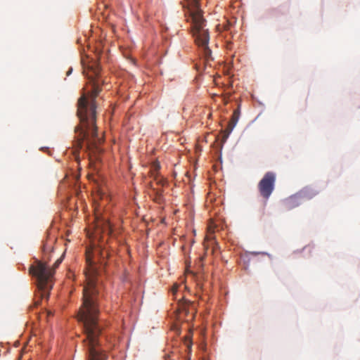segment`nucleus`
Returning <instances> with one entry per match:
<instances>
[{"label": "nucleus", "instance_id": "f257e3e1", "mask_svg": "<svg viewBox=\"0 0 360 360\" xmlns=\"http://www.w3.org/2000/svg\"><path fill=\"white\" fill-rule=\"evenodd\" d=\"M95 253L99 254L102 258L110 255L108 250L103 248L101 245L96 248L94 252L86 250V261L88 267L85 271L86 284L83 288L82 304L79 309L77 318L83 327L85 335L83 343L86 348L89 360H105L106 354L98 348L102 327L98 322V289L96 283V270L92 260V255Z\"/></svg>", "mask_w": 360, "mask_h": 360}, {"label": "nucleus", "instance_id": "f03ea898", "mask_svg": "<svg viewBox=\"0 0 360 360\" xmlns=\"http://www.w3.org/2000/svg\"><path fill=\"white\" fill-rule=\"evenodd\" d=\"M91 89L84 93L77 102V115L79 124L75 129V140L73 141V154L75 158H79V153L84 149L86 153H100V146L103 142V138L98 134L96 120V98L99 94L101 88L98 80L92 76L89 77Z\"/></svg>", "mask_w": 360, "mask_h": 360}, {"label": "nucleus", "instance_id": "7ed1b4c3", "mask_svg": "<svg viewBox=\"0 0 360 360\" xmlns=\"http://www.w3.org/2000/svg\"><path fill=\"white\" fill-rule=\"evenodd\" d=\"M53 240H46L42 246L43 261L37 259L30 267V274L36 278L37 285L39 290L40 297L48 298L49 292L52 288L51 279L55 270L62 262L63 255L58 259L52 268L49 267L46 263L51 259L50 253L52 252Z\"/></svg>", "mask_w": 360, "mask_h": 360}, {"label": "nucleus", "instance_id": "20e7f679", "mask_svg": "<svg viewBox=\"0 0 360 360\" xmlns=\"http://www.w3.org/2000/svg\"><path fill=\"white\" fill-rule=\"evenodd\" d=\"M276 176L273 172H268L265 173L262 179L259 181L257 188L260 195L264 199V206L266 204L267 200L272 194L276 183Z\"/></svg>", "mask_w": 360, "mask_h": 360}, {"label": "nucleus", "instance_id": "39448f33", "mask_svg": "<svg viewBox=\"0 0 360 360\" xmlns=\"http://www.w3.org/2000/svg\"><path fill=\"white\" fill-rule=\"evenodd\" d=\"M96 221L97 232L101 231L103 233H106L108 236L112 233L111 224L108 219H99L98 217L96 215Z\"/></svg>", "mask_w": 360, "mask_h": 360}, {"label": "nucleus", "instance_id": "423d86ee", "mask_svg": "<svg viewBox=\"0 0 360 360\" xmlns=\"http://www.w3.org/2000/svg\"><path fill=\"white\" fill-rule=\"evenodd\" d=\"M302 202V201L297 193L295 195H292L286 198L283 201V206L286 210H290L298 207L300 205H301Z\"/></svg>", "mask_w": 360, "mask_h": 360}, {"label": "nucleus", "instance_id": "0eeeda50", "mask_svg": "<svg viewBox=\"0 0 360 360\" xmlns=\"http://www.w3.org/2000/svg\"><path fill=\"white\" fill-rule=\"evenodd\" d=\"M297 193L300 195L302 201H304L311 200L319 193V191L310 187H305L300 190Z\"/></svg>", "mask_w": 360, "mask_h": 360}, {"label": "nucleus", "instance_id": "6e6552de", "mask_svg": "<svg viewBox=\"0 0 360 360\" xmlns=\"http://www.w3.org/2000/svg\"><path fill=\"white\" fill-rule=\"evenodd\" d=\"M192 303L187 300H179L178 302L177 311L181 318L182 315H184L185 318L190 314V307L192 306Z\"/></svg>", "mask_w": 360, "mask_h": 360}, {"label": "nucleus", "instance_id": "1a4fd4ad", "mask_svg": "<svg viewBox=\"0 0 360 360\" xmlns=\"http://www.w3.org/2000/svg\"><path fill=\"white\" fill-rule=\"evenodd\" d=\"M149 187L151 188L152 192H153L152 195H153V200L158 204H162L164 201V198H163V195H162V193H163L162 188H159V187H155V184L153 182H150L149 184Z\"/></svg>", "mask_w": 360, "mask_h": 360}, {"label": "nucleus", "instance_id": "9d476101", "mask_svg": "<svg viewBox=\"0 0 360 360\" xmlns=\"http://www.w3.org/2000/svg\"><path fill=\"white\" fill-rule=\"evenodd\" d=\"M160 166L159 165L158 163H154L153 165V171L151 172V174L153 177V180L154 181H155V184L157 186H163L165 183V179L158 176V174H156V172L159 170Z\"/></svg>", "mask_w": 360, "mask_h": 360}, {"label": "nucleus", "instance_id": "9b49d317", "mask_svg": "<svg viewBox=\"0 0 360 360\" xmlns=\"http://www.w3.org/2000/svg\"><path fill=\"white\" fill-rule=\"evenodd\" d=\"M239 117H240V110L239 108L238 109H236L234 111H233V113L232 115V117H231V120L229 122L231 123V127H235L236 124H237L238 120H239Z\"/></svg>", "mask_w": 360, "mask_h": 360}, {"label": "nucleus", "instance_id": "f8f14e48", "mask_svg": "<svg viewBox=\"0 0 360 360\" xmlns=\"http://www.w3.org/2000/svg\"><path fill=\"white\" fill-rule=\"evenodd\" d=\"M231 123L229 122L226 129L225 130L226 134L224 136V141H226V139L228 138L229 135L230 134V133L232 131V130L234 128V127L231 128Z\"/></svg>", "mask_w": 360, "mask_h": 360}, {"label": "nucleus", "instance_id": "ddd939ff", "mask_svg": "<svg viewBox=\"0 0 360 360\" xmlns=\"http://www.w3.org/2000/svg\"><path fill=\"white\" fill-rule=\"evenodd\" d=\"M94 72V76H95V77H98V75H99V73H100V70H99V68H98V67H97V68H94V72Z\"/></svg>", "mask_w": 360, "mask_h": 360}, {"label": "nucleus", "instance_id": "4468645a", "mask_svg": "<svg viewBox=\"0 0 360 360\" xmlns=\"http://www.w3.org/2000/svg\"><path fill=\"white\" fill-rule=\"evenodd\" d=\"M177 290H178V285H174L172 288V293L174 295H175L176 292H177Z\"/></svg>", "mask_w": 360, "mask_h": 360}, {"label": "nucleus", "instance_id": "2eb2a0df", "mask_svg": "<svg viewBox=\"0 0 360 360\" xmlns=\"http://www.w3.org/2000/svg\"><path fill=\"white\" fill-rule=\"evenodd\" d=\"M72 72V69H70L68 72H67V75H69Z\"/></svg>", "mask_w": 360, "mask_h": 360}]
</instances>
